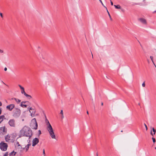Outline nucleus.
<instances>
[{
    "mask_svg": "<svg viewBox=\"0 0 156 156\" xmlns=\"http://www.w3.org/2000/svg\"><path fill=\"white\" fill-rule=\"evenodd\" d=\"M20 132L22 136L28 137V139H30L33 135L30 129L27 126H24L20 130Z\"/></svg>",
    "mask_w": 156,
    "mask_h": 156,
    "instance_id": "f257e3e1",
    "label": "nucleus"
},
{
    "mask_svg": "<svg viewBox=\"0 0 156 156\" xmlns=\"http://www.w3.org/2000/svg\"><path fill=\"white\" fill-rule=\"evenodd\" d=\"M46 125H47V129L52 139H56L55 136L53 128L49 123V121L46 119Z\"/></svg>",
    "mask_w": 156,
    "mask_h": 156,
    "instance_id": "f03ea898",
    "label": "nucleus"
},
{
    "mask_svg": "<svg viewBox=\"0 0 156 156\" xmlns=\"http://www.w3.org/2000/svg\"><path fill=\"white\" fill-rule=\"evenodd\" d=\"M10 111L12 110L13 116L16 118L19 117L20 114V110L18 108H7Z\"/></svg>",
    "mask_w": 156,
    "mask_h": 156,
    "instance_id": "7ed1b4c3",
    "label": "nucleus"
},
{
    "mask_svg": "<svg viewBox=\"0 0 156 156\" xmlns=\"http://www.w3.org/2000/svg\"><path fill=\"white\" fill-rule=\"evenodd\" d=\"M25 107H39V106L38 104L36 103H35L34 104H31L28 101H25Z\"/></svg>",
    "mask_w": 156,
    "mask_h": 156,
    "instance_id": "20e7f679",
    "label": "nucleus"
},
{
    "mask_svg": "<svg viewBox=\"0 0 156 156\" xmlns=\"http://www.w3.org/2000/svg\"><path fill=\"white\" fill-rule=\"evenodd\" d=\"M8 147V145L6 143L2 142L0 143V148L2 151H6Z\"/></svg>",
    "mask_w": 156,
    "mask_h": 156,
    "instance_id": "39448f33",
    "label": "nucleus"
},
{
    "mask_svg": "<svg viewBox=\"0 0 156 156\" xmlns=\"http://www.w3.org/2000/svg\"><path fill=\"white\" fill-rule=\"evenodd\" d=\"M31 125L32 128L35 129H37V124L36 119L34 118L31 120Z\"/></svg>",
    "mask_w": 156,
    "mask_h": 156,
    "instance_id": "423d86ee",
    "label": "nucleus"
},
{
    "mask_svg": "<svg viewBox=\"0 0 156 156\" xmlns=\"http://www.w3.org/2000/svg\"><path fill=\"white\" fill-rule=\"evenodd\" d=\"M9 126L11 127H15L16 125V123L15 119H10L8 122Z\"/></svg>",
    "mask_w": 156,
    "mask_h": 156,
    "instance_id": "0eeeda50",
    "label": "nucleus"
},
{
    "mask_svg": "<svg viewBox=\"0 0 156 156\" xmlns=\"http://www.w3.org/2000/svg\"><path fill=\"white\" fill-rule=\"evenodd\" d=\"M6 132V128L5 126L0 127V136L5 134Z\"/></svg>",
    "mask_w": 156,
    "mask_h": 156,
    "instance_id": "6e6552de",
    "label": "nucleus"
},
{
    "mask_svg": "<svg viewBox=\"0 0 156 156\" xmlns=\"http://www.w3.org/2000/svg\"><path fill=\"white\" fill-rule=\"evenodd\" d=\"M27 142L28 143V144H27L24 147H23V149H25L26 151H27L29 149V147L31 145V143H30L31 141L30 139H28L27 140Z\"/></svg>",
    "mask_w": 156,
    "mask_h": 156,
    "instance_id": "1a4fd4ad",
    "label": "nucleus"
},
{
    "mask_svg": "<svg viewBox=\"0 0 156 156\" xmlns=\"http://www.w3.org/2000/svg\"><path fill=\"white\" fill-rule=\"evenodd\" d=\"M39 142V139L37 138H34L32 141V146L33 147L35 146Z\"/></svg>",
    "mask_w": 156,
    "mask_h": 156,
    "instance_id": "9d476101",
    "label": "nucleus"
},
{
    "mask_svg": "<svg viewBox=\"0 0 156 156\" xmlns=\"http://www.w3.org/2000/svg\"><path fill=\"white\" fill-rule=\"evenodd\" d=\"M29 111L32 116H34L35 113V110L34 108H30Z\"/></svg>",
    "mask_w": 156,
    "mask_h": 156,
    "instance_id": "9b49d317",
    "label": "nucleus"
},
{
    "mask_svg": "<svg viewBox=\"0 0 156 156\" xmlns=\"http://www.w3.org/2000/svg\"><path fill=\"white\" fill-rule=\"evenodd\" d=\"M138 20L140 21L144 24L146 25L147 24V22L146 20L143 18H139L138 19Z\"/></svg>",
    "mask_w": 156,
    "mask_h": 156,
    "instance_id": "f8f14e48",
    "label": "nucleus"
},
{
    "mask_svg": "<svg viewBox=\"0 0 156 156\" xmlns=\"http://www.w3.org/2000/svg\"><path fill=\"white\" fill-rule=\"evenodd\" d=\"M5 140L6 142H9L10 140V136L8 135L6 136L5 137Z\"/></svg>",
    "mask_w": 156,
    "mask_h": 156,
    "instance_id": "ddd939ff",
    "label": "nucleus"
},
{
    "mask_svg": "<svg viewBox=\"0 0 156 156\" xmlns=\"http://www.w3.org/2000/svg\"><path fill=\"white\" fill-rule=\"evenodd\" d=\"M16 154V152H15L14 151H13L12 152L10 153L9 155V156H14Z\"/></svg>",
    "mask_w": 156,
    "mask_h": 156,
    "instance_id": "4468645a",
    "label": "nucleus"
},
{
    "mask_svg": "<svg viewBox=\"0 0 156 156\" xmlns=\"http://www.w3.org/2000/svg\"><path fill=\"white\" fill-rule=\"evenodd\" d=\"M11 99L12 100H13V99L14 100L17 102V103H19L21 101L19 99L16 98H12Z\"/></svg>",
    "mask_w": 156,
    "mask_h": 156,
    "instance_id": "2eb2a0df",
    "label": "nucleus"
},
{
    "mask_svg": "<svg viewBox=\"0 0 156 156\" xmlns=\"http://www.w3.org/2000/svg\"><path fill=\"white\" fill-rule=\"evenodd\" d=\"M5 116L4 115H2L0 116V123L3 121L4 119Z\"/></svg>",
    "mask_w": 156,
    "mask_h": 156,
    "instance_id": "dca6fc26",
    "label": "nucleus"
},
{
    "mask_svg": "<svg viewBox=\"0 0 156 156\" xmlns=\"http://www.w3.org/2000/svg\"><path fill=\"white\" fill-rule=\"evenodd\" d=\"M25 101L22 102L21 103V104L20 105V106L22 107H23V106L25 107Z\"/></svg>",
    "mask_w": 156,
    "mask_h": 156,
    "instance_id": "f3484780",
    "label": "nucleus"
},
{
    "mask_svg": "<svg viewBox=\"0 0 156 156\" xmlns=\"http://www.w3.org/2000/svg\"><path fill=\"white\" fill-rule=\"evenodd\" d=\"M114 6H115V8L116 9H121V7L119 5H114Z\"/></svg>",
    "mask_w": 156,
    "mask_h": 156,
    "instance_id": "a211bd4d",
    "label": "nucleus"
},
{
    "mask_svg": "<svg viewBox=\"0 0 156 156\" xmlns=\"http://www.w3.org/2000/svg\"><path fill=\"white\" fill-rule=\"evenodd\" d=\"M15 106L13 104H10L6 106V107H15Z\"/></svg>",
    "mask_w": 156,
    "mask_h": 156,
    "instance_id": "6ab92c4d",
    "label": "nucleus"
},
{
    "mask_svg": "<svg viewBox=\"0 0 156 156\" xmlns=\"http://www.w3.org/2000/svg\"><path fill=\"white\" fill-rule=\"evenodd\" d=\"M25 96L29 99H30V98H32V97L30 95L27 94Z\"/></svg>",
    "mask_w": 156,
    "mask_h": 156,
    "instance_id": "aec40b11",
    "label": "nucleus"
},
{
    "mask_svg": "<svg viewBox=\"0 0 156 156\" xmlns=\"http://www.w3.org/2000/svg\"><path fill=\"white\" fill-rule=\"evenodd\" d=\"M21 93L22 94H23L24 95H25L26 94L25 91L24 89L23 90H22L21 91Z\"/></svg>",
    "mask_w": 156,
    "mask_h": 156,
    "instance_id": "412c9836",
    "label": "nucleus"
},
{
    "mask_svg": "<svg viewBox=\"0 0 156 156\" xmlns=\"http://www.w3.org/2000/svg\"><path fill=\"white\" fill-rule=\"evenodd\" d=\"M100 2H101V3L102 5L105 7L106 8V10H107V8L103 4V3H102V1L101 0H99Z\"/></svg>",
    "mask_w": 156,
    "mask_h": 156,
    "instance_id": "4be33fe9",
    "label": "nucleus"
},
{
    "mask_svg": "<svg viewBox=\"0 0 156 156\" xmlns=\"http://www.w3.org/2000/svg\"><path fill=\"white\" fill-rule=\"evenodd\" d=\"M107 12H108V16H109V17H110V20H112V18H111V16H110V14H109V12H108V9H107Z\"/></svg>",
    "mask_w": 156,
    "mask_h": 156,
    "instance_id": "5701e85b",
    "label": "nucleus"
},
{
    "mask_svg": "<svg viewBox=\"0 0 156 156\" xmlns=\"http://www.w3.org/2000/svg\"><path fill=\"white\" fill-rule=\"evenodd\" d=\"M60 114H62V118H63L64 117L63 115V110H61L60 112Z\"/></svg>",
    "mask_w": 156,
    "mask_h": 156,
    "instance_id": "b1692460",
    "label": "nucleus"
},
{
    "mask_svg": "<svg viewBox=\"0 0 156 156\" xmlns=\"http://www.w3.org/2000/svg\"><path fill=\"white\" fill-rule=\"evenodd\" d=\"M151 134L152 136H153L155 134V133H152V131L151 130Z\"/></svg>",
    "mask_w": 156,
    "mask_h": 156,
    "instance_id": "393cba45",
    "label": "nucleus"
},
{
    "mask_svg": "<svg viewBox=\"0 0 156 156\" xmlns=\"http://www.w3.org/2000/svg\"><path fill=\"white\" fill-rule=\"evenodd\" d=\"M8 152H6L3 155V156H8Z\"/></svg>",
    "mask_w": 156,
    "mask_h": 156,
    "instance_id": "a878e982",
    "label": "nucleus"
},
{
    "mask_svg": "<svg viewBox=\"0 0 156 156\" xmlns=\"http://www.w3.org/2000/svg\"><path fill=\"white\" fill-rule=\"evenodd\" d=\"M19 86L20 88V89L21 90H23L24 89V87L21 86L20 85H19Z\"/></svg>",
    "mask_w": 156,
    "mask_h": 156,
    "instance_id": "bb28decb",
    "label": "nucleus"
},
{
    "mask_svg": "<svg viewBox=\"0 0 156 156\" xmlns=\"http://www.w3.org/2000/svg\"><path fill=\"white\" fill-rule=\"evenodd\" d=\"M152 130L154 132V133H155V132H156V129H155L154 128H152Z\"/></svg>",
    "mask_w": 156,
    "mask_h": 156,
    "instance_id": "cd10ccee",
    "label": "nucleus"
},
{
    "mask_svg": "<svg viewBox=\"0 0 156 156\" xmlns=\"http://www.w3.org/2000/svg\"><path fill=\"white\" fill-rule=\"evenodd\" d=\"M16 144L18 146H21V145L19 144V142L17 141L16 142Z\"/></svg>",
    "mask_w": 156,
    "mask_h": 156,
    "instance_id": "c85d7f7f",
    "label": "nucleus"
},
{
    "mask_svg": "<svg viewBox=\"0 0 156 156\" xmlns=\"http://www.w3.org/2000/svg\"><path fill=\"white\" fill-rule=\"evenodd\" d=\"M152 139L153 141V143H155L156 141L155 139L153 137L152 138Z\"/></svg>",
    "mask_w": 156,
    "mask_h": 156,
    "instance_id": "c756f323",
    "label": "nucleus"
},
{
    "mask_svg": "<svg viewBox=\"0 0 156 156\" xmlns=\"http://www.w3.org/2000/svg\"><path fill=\"white\" fill-rule=\"evenodd\" d=\"M150 58L152 61V62H153V57L152 56H150Z\"/></svg>",
    "mask_w": 156,
    "mask_h": 156,
    "instance_id": "7c9ffc66",
    "label": "nucleus"
},
{
    "mask_svg": "<svg viewBox=\"0 0 156 156\" xmlns=\"http://www.w3.org/2000/svg\"><path fill=\"white\" fill-rule=\"evenodd\" d=\"M145 83L144 82L142 84V86L143 87H145Z\"/></svg>",
    "mask_w": 156,
    "mask_h": 156,
    "instance_id": "2f4dec72",
    "label": "nucleus"
},
{
    "mask_svg": "<svg viewBox=\"0 0 156 156\" xmlns=\"http://www.w3.org/2000/svg\"><path fill=\"white\" fill-rule=\"evenodd\" d=\"M144 126H145V127L146 128V130H147V125H146V124L145 123L144 124Z\"/></svg>",
    "mask_w": 156,
    "mask_h": 156,
    "instance_id": "473e14b6",
    "label": "nucleus"
},
{
    "mask_svg": "<svg viewBox=\"0 0 156 156\" xmlns=\"http://www.w3.org/2000/svg\"><path fill=\"white\" fill-rule=\"evenodd\" d=\"M0 16H1L2 18H3V16L2 14V13H0Z\"/></svg>",
    "mask_w": 156,
    "mask_h": 156,
    "instance_id": "72a5a7b5",
    "label": "nucleus"
},
{
    "mask_svg": "<svg viewBox=\"0 0 156 156\" xmlns=\"http://www.w3.org/2000/svg\"><path fill=\"white\" fill-rule=\"evenodd\" d=\"M110 2H111V5H113V3L112 1L111 0H110Z\"/></svg>",
    "mask_w": 156,
    "mask_h": 156,
    "instance_id": "f704fd0d",
    "label": "nucleus"
},
{
    "mask_svg": "<svg viewBox=\"0 0 156 156\" xmlns=\"http://www.w3.org/2000/svg\"><path fill=\"white\" fill-rule=\"evenodd\" d=\"M38 133H39V135H40L41 134V131L40 130H38Z\"/></svg>",
    "mask_w": 156,
    "mask_h": 156,
    "instance_id": "c9c22d12",
    "label": "nucleus"
},
{
    "mask_svg": "<svg viewBox=\"0 0 156 156\" xmlns=\"http://www.w3.org/2000/svg\"><path fill=\"white\" fill-rule=\"evenodd\" d=\"M43 154H44L45 155V151H44V149L43 151Z\"/></svg>",
    "mask_w": 156,
    "mask_h": 156,
    "instance_id": "e433bc0d",
    "label": "nucleus"
},
{
    "mask_svg": "<svg viewBox=\"0 0 156 156\" xmlns=\"http://www.w3.org/2000/svg\"><path fill=\"white\" fill-rule=\"evenodd\" d=\"M7 68H6V67H5V68H4V70L5 71H7Z\"/></svg>",
    "mask_w": 156,
    "mask_h": 156,
    "instance_id": "4c0bfd02",
    "label": "nucleus"
},
{
    "mask_svg": "<svg viewBox=\"0 0 156 156\" xmlns=\"http://www.w3.org/2000/svg\"><path fill=\"white\" fill-rule=\"evenodd\" d=\"M3 51L2 50H1V49H0V52H1L2 53H3Z\"/></svg>",
    "mask_w": 156,
    "mask_h": 156,
    "instance_id": "58836bf2",
    "label": "nucleus"
},
{
    "mask_svg": "<svg viewBox=\"0 0 156 156\" xmlns=\"http://www.w3.org/2000/svg\"><path fill=\"white\" fill-rule=\"evenodd\" d=\"M2 105V103L0 101V106H1Z\"/></svg>",
    "mask_w": 156,
    "mask_h": 156,
    "instance_id": "ea45409f",
    "label": "nucleus"
},
{
    "mask_svg": "<svg viewBox=\"0 0 156 156\" xmlns=\"http://www.w3.org/2000/svg\"><path fill=\"white\" fill-rule=\"evenodd\" d=\"M153 62V64H154V65L155 66V67H156V66H155V64H154V61H153V62Z\"/></svg>",
    "mask_w": 156,
    "mask_h": 156,
    "instance_id": "a19ab883",
    "label": "nucleus"
},
{
    "mask_svg": "<svg viewBox=\"0 0 156 156\" xmlns=\"http://www.w3.org/2000/svg\"><path fill=\"white\" fill-rule=\"evenodd\" d=\"M153 62V64H154V65L155 66V67H156V66H155V64H154V61H153V62Z\"/></svg>",
    "mask_w": 156,
    "mask_h": 156,
    "instance_id": "79ce46f5",
    "label": "nucleus"
},
{
    "mask_svg": "<svg viewBox=\"0 0 156 156\" xmlns=\"http://www.w3.org/2000/svg\"><path fill=\"white\" fill-rule=\"evenodd\" d=\"M153 62V64H154V65L155 66V67H156V66H155V64H154V61H153V62Z\"/></svg>",
    "mask_w": 156,
    "mask_h": 156,
    "instance_id": "37998d69",
    "label": "nucleus"
},
{
    "mask_svg": "<svg viewBox=\"0 0 156 156\" xmlns=\"http://www.w3.org/2000/svg\"><path fill=\"white\" fill-rule=\"evenodd\" d=\"M153 62V64H154V65L155 66V67H156V66H155V64H154V61H153V62Z\"/></svg>",
    "mask_w": 156,
    "mask_h": 156,
    "instance_id": "c03bdc74",
    "label": "nucleus"
},
{
    "mask_svg": "<svg viewBox=\"0 0 156 156\" xmlns=\"http://www.w3.org/2000/svg\"><path fill=\"white\" fill-rule=\"evenodd\" d=\"M101 104V105L103 106V103L102 102Z\"/></svg>",
    "mask_w": 156,
    "mask_h": 156,
    "instance_id": "a18cd8bd",
    "label": "nucleus"
},
{
    "mask_svg": "<svg viewBox=\"0 0 156 156\" xmlns=\"http://www.w3.org/2000/svg\"><path fill=\"white\" fill-rule=\"evenodd\" d=\"M87 114H89L88 113V111H87Z\"/></svg>",
    "mask_w": 156,
    "mask_h": 156,
    "instance_id": "49530a36",
    "label": "nucleus"
},
{
    "mask_svg": "<svg viewBox=\"0 0 156 156\" xmlns=\"http://www.w3.org/2000/svg\"><path fill=\"white\" fill-rule=\"evenodd\" d=\"M92 58H93V55H92Z\"/></svg>",
    "mask_w": 156,
    "mask_h": 156,
    "instance_id": "de8ad7c7",
    "label": "nucleus"
},
{
    "mask_svg": "<svg viewBox=\"0 0 156 156\" xmlns=\"http://www.w3.org/2000/svg\"><path fill=\"white\" fill-rule=\"evenodd\" d=\"M97 156H98V154H97Z\"/></svg>",
    "mask_w": 156,
    "mask_h": 156,
    "instance_id": "09e8293b",
    "label": "nucleus"
},
{
    "mask_svg": "<svg viewBox=\"0 0 156 156\" xmlns=\"http://www.w3.org/2000/svg\"><path fill=\"white\" fill-rule=\"evenodd\" d=\"M22 121H24V119H22Z\"/></svg>",
    "mask_w": 156,
    "mask_h": 156,
    "instance_id": "8fccbe9b",
    "label": "nucleus"
},
{
    "mask_svg": "<svg viewBox=\"0 0 156 156\" xmlns=\"http://www.w3.org/2000/svg\"><path fill=\"white\" fill-rule=\"evenodd\" d=\"M123 132L122 130V131H121V132Z\"/></svg>",
    "mask_w": 156,
    "mask_h": 156,
    "instance_id": "3c124183",
    "label": "nucleus"
},
{
    "mask_svg": "<svg viewBox=\"0 0 156 156\" xmlns=\"http://www.w3.org/2000/svg\"><path fill=\"white\" fill-rule=\"evenodd\" d=\"M155 149H156V147H155Z\"/></svg>",
    "mask_w": 156,
    "mask_h": 156,
    "instance_id": "603ef678",
    "label": "nucleus"
}]
</instances>
